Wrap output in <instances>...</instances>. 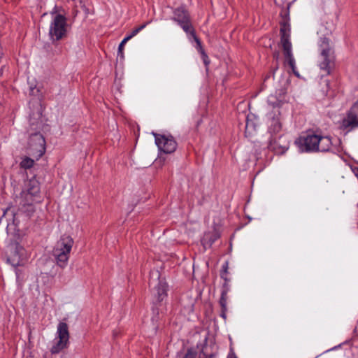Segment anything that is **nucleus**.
I'll use <instances>...</instances> for the list:
<instances>
[{
    "mask_svg": "<svg viewBox=\"0 0 358 358\" xmlns=\"http://www.w3.org/2000/svg\"><path fill=\"white\" fill-rule=\"evenodd\" d=\"M162 157H159V159H160V160H159V163H161V162H162Z\"/></svg>",
    "mask_w": 358,
    "mask_h": 358,
    "instance_id": "32",
    "label": "nucleus"
},
{
    "mask_svg": "<svg viewBox=\"0 0 358 358\" xmlns=\"http://www.w3.org/2000/svg\"><path fill=\"white\" fill-rule=\"evenodd\" d=\"M320 57L319 66L327 74H330L335 66V55L333 46L327 38H322L320 44Z\"/></svg>",
    "mask_w": 358,
    "mask_h": 358,
    "instance_id": "1",
    "label": "nucleus"
},
{
    "mask_svg": "<svg viewBox=\"0 0 358 358\" xmlns=\"http://www.w3.org/2000/svg\"><path fill=\"white\" fill-rule=\"evenodd\" d=\"M42 107L38 103L36 106V112L33 113L29 117V124L32 129H37L42 125Z\"/></svg>",
    "mask_w": 358,
    "mask_h": 358,
    "instance_id": "12",
    "label": "nucleus"
},
{
    "mask_svg": "<svg viewBox=\"0 0 358 358\" xmlns=\"http://www.w3.org/2000/svg\"><path fill=\"white\" fill-rule=\"evenodd\" d=\"M29 154L36 157H42L45 150V141L43 136L39 133L32 134L29 141Z\"/></svg>",
    "mask_w": 358,
    "mask_h": 358,
    "instance_id": "6",
    "label": "nucleus"
},
{
    "mask_svg": "<svg viewBox=\"0 0 358 358\" xmlns=\"http://www.w3.org/2000/svg\"><path fill=\"white\" fill-rule=\"evenodd\" d=\"M284 101L283 99H276L275 96L273 95H270L268 97V103L269 105L273 106V108L280 107L282 106Z\"/></svg>",
    "mask_w": 358,
    "mask_h": 358,
    "instance_id": "19",
    "label": "nucleus"
},
{
    "mask_svg": "<svg viewBox=\"0 0 358 358\" xmlns=\"http://www.w3.org/2000/svg\"><path fill=\"white\" fill-rule=\"evenodd\" d=\"M67 32L66 18L61 14L52 19L49 29V36L52 41H59L66 36Z\"/></svg>",
    "mask_w": 358,
    "mask_h": 358,
    "instance_id": "3",
    "label": "nucleus"
},
{
    "mask_svg": "<svg viewBox=\"0 0 358 358\" xmlns=\"http://www.w3.org/2000/svg\"><path fill=\"white\" fill-rule=\"evenodd\" d=\"M73 245V240L69 236H62L57 242L53 249L52 254L59 266L62 268L66 266Z\"/></svg>",
    "mask_w": 358,
    "mask_h": 358,
    "instance_id": "2",
    "label": "nucleus"
},
{
    "mask_svg": "<svg viewBox=\"0 0 358 358\" xmlns=\"http://www.w3.org/2000/svg\"><path fill=\"white\" fill-rule=\"evenodd\" d=\"M227 268H228V265H227V263H226L225 265L223 266V273L221 274V277L222 278H224V280H226L224 275L227 273Z\"/></svg>",
    "mask_w": 358,
    "mask_h": 358,
    "instance_id": "27",
    "label": "nucleus"
},
{
    "mask_svg": "<svg viewBox=\"0 0 358 358\" xmlns=\"http://www.w3.org/2000/svg\"><path fill=\"white\" fill-rule=\"evenodd\" d=\"M358 127V102L355 103L349 110L347 116L341 123V128L350 131Z\"/></svg>",
    "mask_w": 358,
    "mask_h": 358,
    "instance_id": "8",
    "label": "nucleus"
},
{
    "mask_svg": "<svg viewBox=\"0 0 358 358\" xmlns=\"http://www.w3.org/2000/svg\"><path fill=\"white\" fill-rule=\"evenodd\" d=\"M34 163V162L32 158H24L20 163V166L25 169H29L33 166Z\"/></svg>",
    "mask_w": 358,
    "mask_h": 358,
    "instance_id": "21",
    "label": "nucleus"
},
{
    "mask_svg": "<svg viewBox=\"0 0 358 358\" xmlns=\"http://www.w3.org/2000/svg\"><path fill=\"white\" fill-rule=\"evenodd\" d=\"M150 287L152 289V294L157 298V300L160 302L166 296V282L160 279L159 273L155 271L152 273L149 281Z\"/></svg>",
    "mask_w": 358,
    "mask_h": 358,
    "instance_id": "5",
    "label": "nucleus"
},
{
    "mask_svg": "<svg viewBox=\"0 0 358 358\" xmlns=\"http://www.w3.org/2000/svg\"><path fill=\"white\" fill-rule=\"evenodd\" d=\"M69 327L66 322H59L57 326V338L58 341L50 349L52 354H57L68 347L69 340Z\"/></svg>",
    "mask_w": 358,
    "mask_h": 358,
    "instance_id": "4",
    "label": "nucleus"
},
{
    "mask_svg": "<svg viewBox=\"0 0 358 358\" xmlns=\"http://www.w3.org/2000/svg\"><path fill=\"white\" fill-rule=\"evenodd\" d=\"M179 25L182 27V29L186 34H189L193 38L194 41L196 43L197 45L201 48V41L196 36L194 29L192 25L190 20L187 22H184L183 23Z\"/></svg>",
    "mask_w": 358,
    "mask_h": 358,
    "instance_id": "15",
    "label": "nucleus"
},
{
    "mask_svg": "<svg viewBox=\"0 0 358 358\" xmlns=\"http://www.w3.org/2000/svg\"><path fill=\"white\" fill-rule=\"evenodd\" d=\"M280 41L284 50V54L292 52V44L289 41V29L285 24L280 27Z\"/></svg>",
    "mask_w": 358,
    "mask_h": 358,
    "instance_id": "11",
    "label": "nucleus"
},
{
    "mask_svg": "<svg viewBox=\"0 0 358 358\" xmlns=\"http://www.w3.org/2000/svg\"><path fill=\"white\" fill-rule=\"evenodd\" d=\"M129 41H128V38H124L122 42L120 43L119 45V47H118V53H119V55L123 58L124 57V54H123V50H124V45L126 44V43Z\"/></svg>",
    "mask_w": 358,
    "mask_h": 358,
    "instance_id": "24",
    "label": "nucleus"
},
{
    "mask_svg": "<svg viewBox=\"0 0 358 358\" xmlns=\"http://www.w3.org/2000/svg\"><path fill=\"white\" fill-rule=\"evenodd\" d=\"M174 16L173 20L178 22V24L187 22L190 20L188 12L183 8H178L173 12Z\"/></svg>",
    "mask_w": 358,
    "mask_h": 358,
    "instance_id": "14",
    "label": "nucleus"
},
{
    "mask_svg": "<svg viewBox=\"0 0 358 358\" xmlns=\"http://www.w3.org/2000/svg\"><path fill=\"white\" fill-rule=\"evenodd\" d=\"M40 192L39 182L34 178L28 180L26 183V189L22 192L28 205H31L34 201V197L37 196Z\"/></svg>",
    "mask_w": 358,
    "mask_h": 358,
    "instance_id": "9",
    "label": "nucleus"
},
{
    "mask_svg": "<svg viewBox=\"0 0 358 358\" xmlns=\"http://www.w3.org/2000/svg\"><path fill=\"white\" fill-rule=\"evenodd\" d=\"M331 140L328 137L320 136V143L317 151L325 152L328 151L331 147Z\"/></svg>",
    "mask_w": 358,
    "mask_h": 358,
    "instance_id": "16",
    "label": "nucleus"
},
{
    "mask_svg": "<svg viewBox=\"0 0 358 358\" xmlns=\"http://www.w3.org/2000/svg\"><path fill=\"white\" fill-rule=\"evenodd\" d=\"M219 238V235L217 232L213 233H208L204 235L203 237V243L209 244L210 245L213 244L217 238Z\"/></svg>",
    "mask_w": 358,
    "mask_h": 358,
    "instance_id": "17",
    "label": "nucleus"
},
{
    "mask_svg": "<svg viewBox=\"0 0 358 358\" xmlns=\"http://www.w3.org/2000/svg\"><path fill=\"white\" fill-rule=\"evenodd\" d=\"M3 53L2 52H0V59L2 57Z\"/></svg>",
    "mask_w": 358,
    "mask_h": 358,
    "instance_id": "31",
    "label": "nucleus"
},
{
    "mask_svg": "<svg viewBox=\"0 0 358 358\" xmlns=\"http://www.w3.org/2000/svg\"><path fill=\"white\" fill-rule=\"evenodd\" d=\"M137 159L138 161L135 163L139 166V168H145L150 166L151 164L157 162V159L155 162H152L151 160L143 162V158H137Z\"/></svg>",
    "mask_w": 358,
    "mask_h": 358,
    "instance_id": "22",
    "label": "nucleus"
},
{
    "mask_svg": "<svg viewBox=\"0 0 358 358\" xmlns=\"http://www.w3.org/2000/svg\"><path fill=\"white\" fill-rule=\"evenodd\" d=\"M153 313H154L155 314H156V315H158V314H159L158 310H157V309H155V308L153 309Z\"/></svg>",
    "mask_w": 358,
    "mask_h": 358,
    "instance_id": "30",
    "label": "nucleus"
},
{
    "mask_svg": "<svg viewBox=\"0 0 358 358\" xmlns=\"http://www.w3.org/2000/svg\"><path fill=\"white\" fill-rule=\"evenodd\" d=\"M285 57L288 62V64L292 68L294 73L296 76H299V73L295 70L296 69L295 60L292 55V53L291 52V53L285 54Z\"/></svg>",
    "mask_w": 358,
    "mask_h": 358,
    "instance_id": "18",
    "label": "nucleus"
},
{
    "mask_svg": "<svg viewBox=\"0 0 358 358\" xmlns=\"http://www.w3.org/2000/svg\"><path fill=\"white\" fill-rule=\"evenodd\" d=\"M155 143L159 150L166 155L173 153L177 148V143L172 136L154 134Z\"/></svg>",
    "mask_w": 358,
    "mask_h": 358,
    "instance_id": "7",
    "label": "nucleus"
},
{
    "mask_svg": "<svg viewBox=\"0 0 358 358\" xmlns=\"http://www.w3.org/2000/svg\"><path fill=\"white\" fill-rule=\"evenodd\" d=\"M199 50V52H201V54L202 55V57H203V62L205 63L206 65H208V62L207 61L208 60V56L205 53L204 50H203L202 48V46L201 45V48L199 47L197 45Z\"/></svg>",
    "mask_w": 358,
    "mask_h": 358,
    "instance_id": "26",
    "label": "nucleus"
},
{
    "mask_svg": "<svg viewBox=\"0 0 358 358\" xmlns=\"http://www.w3.org/2000/svg\"><path fill=\"white\" fill-rule=\"evenodd\" d=\"M284 152H285V149H284V148H282V149L279 152H278L277 154H278V155H282V154H283V153H284Z\"/></svg>",
    "mask_w": 358,
    "mask_h": 358,
    "instance_id": "29",
    "label": "nucleus"
},
{
    "mask_svg": "<svg viewBox=\"0 0 358 358\" xmlns=\"http://www.w3.org/2000/svg\"><path fill=\"white\" fill-rule=\"evenodd\" d=\"M226 312H227V309H222L221 316H222L223 318H225V317H226Z\"/></svg>",
    "mask_w": 358,
    "mask_h": 358,
    "instance_id": "28",
    "label": "nucleus"
},
{
    "mask_svg": "<svg viewBox=\"0 0 358 358\" xmlns=\"http://www.w3.org/2000/svg\"><path fill=\"white\" fill-rule=\"evenodd\" d=\"M8 260L10 261L13 265H19L24 256V248L16 242L11 243L8 246Z\"/></svg>",
    "mask_w": 358,
    "mask_h": 358,
    "instance_id": "10",
    "label": "nucleus"
},
{
    "mask_svg": "<svg viewBox=\"0 0 358 358\" xmlns=\"http://www.w3.org/2000/svg\"><path fill=\"white\" fill-rule=\"evenodd\" d=\"M303 143L306 151H315L318 148L320 136L315 134L308 135L304 138Z\"/></svg>",
    "mask_w": 358,
    "mask_h": 358,
    "instance_id": "13",
    "label": "nucleus"
},
{
    "mask_svg": "<svg viewBox=\"0 0 358 358\" xmlns=\"http://www.w3.org/2000/svg\"><path fill=\"white\" fill-rule=\"evenodd\" d=\"M196 352L192 349H189L183 358H196Z\"/></svg>",
    "mask_w": 358,
    "mask_h": 358,
    "instance_id": "25",
    "label": "nucleus"
},
{
    "mask_svg": "<svg viewBox=\"0 0 358 358\" xmlns=\"http://www.w3.org/2000/svg\"><path fill=\"white\" fill-rule=\"evenodd\" d=\"M149 24V22H146V23H144L143 24H141V26L135 28L132 32L131 33V34L128 35L127 36H126L125 38H128V41H129L130 39H131L134 36H135L136 35H137L141 30H143L148 24Z\"/></svg>",
    "mask_w": 358,
    "mask_h": 358,
    "instance_id": "20",
    "label": "nucleus"
},
{
    "mask_svg": "<svg viewBox=\"0 0 358 358\" xmlns=\"http://www.w3.org/2000/svg\"><path fill=\"white\" fill-rule=\"evenodd\" d=\"M227 291H222L221 297L220 299V305L222 309H227Z\"/></svg>",
    "mask_w": 358,
    "mask_h": 358,
    "instance_id": "23",
    "label": "nucleus"
}]
</instances>
